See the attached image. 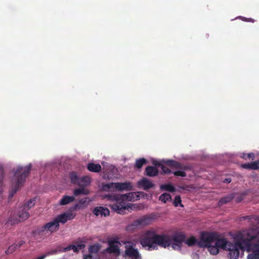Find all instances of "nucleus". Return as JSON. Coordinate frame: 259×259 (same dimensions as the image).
<instances>
[{
    "label": "nucleus",
    "mask_w": 259,
    "mask_h": 259,
    "mask_svg": "<svg viewBox=\"0 0 259 259\" xmlns=\"http://www.w3.org/2000/svg\"><path fill=\"white\" fill-rule=\"evenodd\" d=\"M185 239L186 236L182 232L172 235L165 234L158 235L154 229H151L145 232L140 243L143 247H147L148 250L157 249L158 246L165 248L171 246L174 250H181L183 242L189 246L198 244V242L193 236L186 240Z\"/></svg>",
    "instance_id": "nucleus-1"
},
{
    "label": "nucleus",
    "mask_w": 259,
    "mask_h": 259,
    "mask_svg": "<svg viewBox=\"0 0 259 259\" xmlns=\"http://www.w3.org/2000/svg\"><path fill=\"white\" fill-rule=\"evenodd\" d=\"M256 238L253 230H246L236 236L235 242H229L224 238V239L219 242V244L221 248L229 251L228 256L230 259H237L239 256L240 250L242 251H250L251 249L249 242Z\"/></svg>",
    "instance_id": "nucleus-2"
},
{
    "label": "nucleus",
    "mask_w": 259,
    "mask_h": 259,
    "mask_svg": "<svg viewBox=\"0 0 259 259\" xmlns=\"http://www.w3.org/2000/svg\"><path fill=\"white\" fill-rule=\"evenodd\" d=\"M135 193L131 192L128 194L123 195H112L108 194L106 197L108 199L115 201L111 206L113 210H122V209H126L128 208H132V206L134 205L131 203H127V201H134Z\"/></svg>",
    "instance_id": "nucleus-3"
},
{
    "label": "nucleus",
    "mask_w": 259,
    "mask_h": 259,
    "mask_svg": "<svg viewBox=\"0 0 259 259\" xmlns=\"http://www.w3.org/2000/svg\"><path fill=\"white\" fill-rule=\"evenodd\" d=\"M32 165L31 164L25 167H18L15 172L14 177L12 180V189L10 193L9 197L12 198L19 189L22 187L25 179L30 173Z\"/></svg>",
    "instance_id": "nucleus-4"
},
{
    "label": "nucleus",
    "mask_w": 259,
    "mask_h": 259,
    "mask_svg": "<svg viewBox=\"0 0 259 259\" xmlns=\"http://www.w3.org/2000/svg\"><path fill=\"white\" fill-rule=\"evenodd\" d=\"M60 225L55 221L54 219L42 226L38 227L33 231V234L35 237H38L40 239H45L53 233L57 231Z\"/></svg>",
    "instance_id": "nucleus-5"
},
{
    "label": "nucleus",
    "mask_w": 259,
    "mask_h": 259,
    "mask_svg": "<svg viewBox=\"0 0 259 259\" xmlns=\"http://www.w3.org/2000/svg\"><path fill=\"white\" fill-rule=\"evenodd\" d=\"M224 239V237H220L215 233L202 232L201 234L200 240L198 242L200 247H207L210 245H218L220 246L219 242Z\"/></svg>",
    "instance_id": "nucleus-6"
},
{
    "label": "nucleus",
    "mask_w": 259,
    "mask_h": 259,
    "mask_svg": "<svg viewBox=\"0 0 259 259\" xmlns=\"http://www.w3.org/2000/svg\"><path fill=\"white\" fill-rule=\"evenodd\" d=\"M125 256L131 259H141V256L138 250L134 247V244L131 242L125 243Z\"/></svg>",
    "instance_id": "nucleus-7"
},
{
    "label": "nucleus",
    "mask_w": 259,
    "mask_h": 259,
    "mask_svg": "<svg viewBox=\"0 0 259 259\" xmlns=\"http://www.w3.org/2000/svg\"><path fill=\"white\" fill-rule=\"evenodd\" d=\"M256 236L255 239L249 242L250 251L252 252L247 255V259H259V238L256 235Z\"/></svg>",
    "instance_id": "nucleus-8"
},
{
    "label": "nucleus",
    "mask_w": 259,
    "mask_h": 259,
    "mask_svg": "<svg viewBox=\"0 0 259 259\" xmlns=\"http://www.w3.org/2000/svg\"><path fill=\"white\" fill-rule=\"evenodd\" d=\"M29 216L28 211H14V213L8 220V222L11 224L18 223L27 219Z\"/></svg>",
    "instance_id": "nucleus-9"
},
{
    "label": "nucleus",
    "mask_w": 259,
    "mask_h": 259,
    "mask_svg": "<svg viewBox=\"0 0 259 259\" xmlns=\"http://www.w3.org/2000/svg\"><path fill=\"white\" fill-rule=\"evenodd\" d=\"M76 216L74 211H65V212L57 215L54 220L60 225V223L65 224L68 221L73 219Z\"/></svg>",
    "instance_id": "nucleus-10"
},
{
    "label": "nucleus",
    "mask_w": 259,
    "mask_h": 259,
    "mask_svg": "<svg viewBox=\"0 0 259 259\" xmlns=\"http://www.w3.org/2000/svg\"><path fill=\"white\" fill-rule=\"evenodd\" d=\"M155 219L154 215H145L135 221L132 226L138 227H142L150 224L153 220Z\"/></svg>",
    "instance_id": "nucleus-11"
},
{
    "label": "nucleus",
    "mask_w": 259,
    "mask_h": 259,
    "mask_svg": "<svg viewBox=\"0 0 259 259\" xmlns=\"http://www.w3.org/2000/svg\"><path fill=\"white\" fill-rule=\"evenodd\" d=\"M106 251L109 253H114L119 254L120 253L118 242L110 241H109V247L106 249Z\"/></svg>",
    "instance_id": "nucleus-12"
},
{
    "label": "nucleus",
    "mask_w": 259,
    "mask_h": 259,
    "mask_svg": "<svg viewBox=\"0 0 259 259\" xmlns=\"http://www.w3.org/2000/svg\"><path fill=\"white\" fill-rule=\"evenodd\" d=\"M167 165L174 167L176 169H180L184 170L189 169L187 166H183L180 162L174 160H168L165 162Z\"/></svg>",
    "instance_id": "nucleus-13"
},
{
    "label": "nucleus",
    "mask_w": 259,
    "mask_h": 259,
    "mask_svg": "<svg viewBox=\"0 0 259 259\" xmlns=\"http://www.w3.org/2000/svg\"><path fill=\"white\" fill-rule=\"evenodd\" d=\"M132 188L133 186L130 182L116 183V190L119 191H131Z\"/></svg>",
    "instance_id": "nucleus-14"
},
{
    "label": "nucleus",
    "mask_w": 259,
    "mask_h": 259,
    "mask_svg": "<svg viewBox=\"0 0 259 259\" xmlns=\"http://www.w3.org/2000/svg\"><path fill=\"white\" fill-rule=\"evenodd\" d=\"M138 185L141 186L145 190L154 187V185L147 179L144 178L138 182Z\"/></svg>",
    "instance_id": "nucleus-15"
},
{
    "label": "nucleus",
    "mask_w": 259,
    "mask_h": 259,
    "mask_svg": "<svg viewBox=\"0 0 259 259\" xmlns=\"http://www.w3.org/2000/svg\"><path fill=\"white\" fill-rule=\"evenodd\" d=\"M101 246L99 244H95L91 245L89 248L90 254L85 255L83 259H92L93 256L91 253H97L100 249Z\"/></svg>",
    "instance_id": "nucleus-16"
},
{
    "label": "nucleus",
    "mask_w": 259,
    "mask_h": 259,
    "mask_svg": "<svg viewBox=\"0 0 259 259\" xmlns=\"http://www.w3.org/2000/svg\"><path fill=\"white\" fill-rule=\"evenodd\" d=\"M241 167L247 169L257 170L259 169V160L251 163L242 164Z\"/></svg>",
    "instance_id": "nucleus-17"
},
{
    "label": "nucleus",
    "mask_w": 259,
    "mask_h": 259,
    "mask_svg": "<svg viewBox=\"0 0 259 259\" xmlns=\"http://www.w3.org/2000/svg\"><path fill=\"white\" fill-rule=\"evenodd\" d=\"M102 189L106 192L114 191L116 190V183H103Z\"/></svg>",
    "instance_id": "nucleus-18"
},
{
    "label": "nucleus",
    "mask_w": 259,
    "mask_h": 259,
    "mask_svg": "<svg viewBox=\"0 0 259 259\" xmlns=\"http://www.w3.org/2000/svg\"><path fill=\"white\" fill-rule=\"evenodd\" d=\"M37 199V197L30 199L27 202H25L22 206V210H28L31 208L35 204L36 201Z\"/></svg>",
    "instance_id": "nucleus-19"
},
{
    "label": "nucleus",
    "mask_w": 259,
    "mask_h": 259,
    "mask_svg": "<svg viewBox=\"0 0 259 259\" xmlns=\"http://www.w3.org/2000/svg\"><path fill=\"white\" fill-rule=\"evenodd\" d=\"M146 174L149 177H154L156 176L158 171L156 167L153 166H148L145 169Z\"/></svg>",
    "instance_id": "nucleus-20"
},
{
    "label": "nucleus",
    "mask_w": 259,
    "mask_h": 259,
    "mask_svg": "<svg viewBox=\"0 0 259 259\" xmlns=\"http://www.w3.org/2000/svg\"><path fill=\"white\" fill-rule=\"evenodd\" d=\"M87 168L89 171L94 172H99L102 169L101 166L99 164H95L93 162L89 163Z\"/></svg>",
    "instance_id": "nucleus-21"
},
{
    "label": "nucleus",
    "mask_w": 259,
    "mask_h": 259,
    "mask_svg": "<svg viewBox=\"0 0 259 259\" xmlns=\"http://www.w3.org/2000/svg\"><path fill=\"white\" fill-rule=\"evenodd\" d=\"M235 197L234 194H229L223 198H222L218 202L219 206H222L223 205L226 204L230 202Z\"/></svg>",
    "instance_id": "nucleus-22"
},
{
    "label": "nucleus",
    "mask_w": 259,
    "mask_h": 259,
    "mask_svg": "<svg viewBox=\"0 0 259 259\" xmlns=\"http://www.w3.org/2000/svg\"><path fill=\"white\" fill-rule=\"evenodd\" d=\"M91 183V179L88 176H84L79 180L78 185L80 187H85Z\"/></svg>",
    "instance_id": "nucleus-23"
},
{
    "label": "nucleus",
    "mask_w": 259,
    "mask_h": 259,
    "mask_svg": "<svg viewBox=\"0 0 259 259\" xmlns=\"http://www.w3.org/2000/svg\"><path fill=\"white\" fill-rule=\"evenodd\" d=\"M75 199L74 196H64L59 201V204L61 205H65L70 202H73Z\"/></svg>",
    "instance_id": "nucleus-24"
},
{
    "label": "nucleus",
    "mask_w": 259,
    "mask_h": 259,
    "mask_svg": "<svg viewBox=\"0 0 259 259\" xmlns=\"http://www.w3.org/2000/svg\"><path fill=\"white\" fill-rule=\"evenodd\" d=\"M89 194V191L85 187H80V188L76 189L73 191V194L75 196L81 195H88Z\"/></svg>",
    "instance_id": "nucleus-25"
},
{
    "label": "nucleus",
    "mask_w": 259,
    "mask_h": 259,
    "mask_svg": "<svg viewBox=\"0 0 259 259\" xmlns=\"http://www.w3.org/2000/svg\"><path fill=\"white\" fill-rule=\"evenodd\" d=\"M208 248V250L210 252V254L212 255H216L219 253V248H220V246H219L218 245H210L207 247Z\"/></svg>",
    "instance_id": "nucleus-26"
},
{
    "label": "nucleus",
    "mask_w": 259,
    "mask_h": 259,
    "mask_svg": "<svg viewBox=\"0 0 259 259\" xmlns=\"http://www.w3.org/2000/svg\"><path fill=\"white\" fill-rule=\"evenodd\" d=\"M148 163L147 160L144 158H141L136 159L135 162V167L138 168H141L143 165L146 164Z\"/></svg>",
    "instance_id": "nucleus-27"
},
{
    "label": "nucleus",
    "mask_w": 259,
    "mask_h": 259,
    "mask_svg": "<svg viewBox=\"0 0 259 259\" xmlns=\"http://www.w3.org/2000/svg\"><path fill=\"white\" fill-rule=\"evenodd\" d=\"M160 189L162 190L167 191H169V192H174L176 190V189L174 187V186H172L170 184H164V185H161L160 186Z\"/></svg>",
    "instance_id": "nucleus-28"
},
{
    "label": "nucleus",
    "mask_w": 259,
    "mask_h": 259,
    "mask_svg": "<svg viewBox=\"0 0 259 259\" xmlns=\"http://www.w3.org/2000/svg\"><path fill=\"white\" fill-rule=\"evenodd\" d=\"M72 250L74 252H77V247H76V245H71L68 247H65L63 248L62 250H57L58 252H66L69 250Z\"/></svg>",
    "instance_id": "nucleus-29"
},
{
    "label": "nucleus",
    "mask_w": 259,
    "mask_h": 259,
    "mask_svg": "<svg viewBox=\"0 0 259 259\" xmlns=\"http://www.w3.org/2000/svg\"><path fill=\"white\" fill-rule=\"evenodd\" d=\"M69 178L71 182L74 184H77L79 180L75 172H71L69 175Z\"/></svg>",
    "instance_id": "nucleus-30"
},
{
    "label": "nucleus",
    "mask_w": 259,
    "mask_h": 259,
    "mask_svg": "<svg viewBox=\"0 0 259 259\" xmlns=\"http://www.w3.org/2000/svg\"><path fill=\"white\" fill-rule=\"evenodd\" d=\"M171 197L169 194L167 193H164L161 194L159 197V200L162 202L165 203L167 201L171 200Z\"/></svg>",
    "instance_id": "nucleus-31"
},
{
    "label": "nucleus",
    "mask_w": 259,
    "mask_h": 259,
    "mask_svg": "<svg viewBox=\"0 0 259 259\" xmlns=\"http://www.w3.org/2000/svg\"><path fill=\"white\" fill-rule=\"evenodd\" d=\"M155 164L156 165L161 166V168L163 174H169L172 172L171 170L168 167H167L166 166H165V165L161 164L159 163H155Z\"/></svg>",
    "instance_id": "nucleus-32"
},
{
    "label": "nucleus",
    "mask_w": 259,
    "mask_h": 259,
    "mask_svg": "<svg viewBox=\"0 0 259 259\" xmlns=\"http://www.w3.org/2000/svg\"><path fill=\"white\" fill-rule=\"evenodd\" d=\"M185 170H186L181 169V170H177L174 171L173 174L176 177H185L186 176Z\"/></svg>",
    "instance_id": "nucleus-33"
},
{
    "label": "nucleus",
    "mask_w": 259,
    "mask_h": 259,
    "mask_svg": "<svg viewBox=\"0 0 259 259\" xmlns=\"http://www.w3.org/2000/svg\"><path fill=\"white\" fill-rule=\"evenodd\" d=\"M17 249V245L13 244L10 245L8 248L6 250V253L7 254L12 253L15 250Z\"/></svg>",
    "instance_id": "nucleus-34"
},
{
    "label": "nucleus",
    "mask_w": 259,
    "mask_h": 259,
    "mask_svg": "<svg viewBox=\"0 0 259 259\" xmlns=\"http://www.w3.org/2000/svg\"><path fill=\"white\" fill-rule=\"evenodd\" d=\"M58 252V251L57 250H54L51 252H47L44 254H42L37 257H36L35 259H45L48 255L50 254H56Z\"/></svg>",
    "instance_id": "nucleus-35"
},
{
    "label": "nucleus",
    "mask_w": 259,
    "mask_h": 259,
    "mask_svg": "<svg viewBox=\"0 0 259 259\" xmlns=\"http://www.w3.org/2000/svg\"><path fill=\"white\" fill-rule=\"evenodd\" d=\"M173 204L175 206H178L179 205L183 206L182 204H181V198L180 196L177 195L175 197Z\"/></svg>",
    "instance_id": "nucleus-36"
},
{
    "label": "nucleus",
    "mask_w": 259,
    "mask_h": 259,
    "mask_svg": "<svg viewBox=\"0 0 259 259\" xmlns=\"http://www.w3.org/2000/svg\"><path fill=\"white\" fill-rule=\"evenodd\" d=\"M96 216L101 215L105 217L108 216L110 214V211H93Z\"/></svg>",
    "instance_id": "nucleus-37"
},
{
    "label": "nucleus",
    "mask_w": 259,
    "mask_h": 259,
    "mask_svg": "<svg viewBox=\"0 0 259 259\" xmlns=\"http://www.w3.org/2000/svg\"><path fill=\"white\" fill-rule=\"evenodd\" d=\"M240 19H241V20H242L244 21L250 22L252 23L254 22V20L252 18H246L243 17H240Z\"/></svg>",
    "instance_id": "nucleus-38"
},
{
    "label": "nucleus",
    "mask_w": 259,
    "mask_h": 259,
    "mask_svg": "<svg viewBox=\"0 0 259 259\" xmlns=\"http://www.w3.org/2000/svg\"><path fill=\"white\" fill-rule=\"evenodd\" d=\"M25 243V241L23 240H20L17 243H14L17 245V249L19 248L22 245Z\"/></svg>",
    "instance_id": "nucleus-39"
},
{
    "label": "nucleus",
    "mask_w": 259,
    "mask_h": 259,
    "mask_svg": "<svg viewBox=\"0 0 259 259\" xmlns=\"http://www.w3.org/2000/svg\"><path fill=\"white\" fill-rule=\"evenodd\" d=\"M93 210H109V209L107 208H104L103 207H100L99 208L96 207Z\"/></svg>",
    "instance_id": "nucleus-40"
},
{
    "label": "nucleus",
    "mask_w": 259,
    "mask_h": 259,
    "mask_svg": "<svg viewBox=\"0 0 259 259\" xmlns=\"http://www.w3.org/2000/svg\"><path fill=\"white\" fill-rule=\"evenodd\" d=\"M246 156L248 159L251 158L252 160L254 159V154L253 153H248V154H247Z\"/></svg>",
    "instance_id": "nucleus-41"
},
{
    "label": "nucleus",
    "mask_w": 259,
    "mask_h": 259,
    "mask_svg": "<svg viewBox=\"0 0 259 259\" xmlns=\"http://www.w3.org/2000/svg\"><path fill=\"white\" fill-rule=\"evenodd\" d=\"M85 245L84 244H78L76 247H77V251L79 249H81L84 247Z\"/></svg>",
    "instance_id": "nucleus-42"
},
{
    "label": "nucleus",
    "mask_w": 259,
    "mask_h": 259,
    "mask_svg": "<svg viewBox=\"0 0 259 259\" xmlns=\"http://www.w3.org/2000/svg\"><path fill=\"white\" fill-rule=\"evenodd\" d=\"M243 199V196L240 195V196H239L238 197H237L236 199V201L237 202H241Z\"/></svg>",
    "instance_id": "nucleus-43"
},
{
    "label": "nucleus",
    "mask_w": 259,
    "mask_h": 259,
    "mask_svg": "<svg viewBox=\"0 0 259 259\" xmlns=\"http://www.w3.org/2000/svg\"><path fill=\"white\" fill-rule=\"evenodd\" d=\"M87 202V199H82L79 201V204L83 205Z\"/></svg>",
    "instance_id": "nucleus-44"
},
{
    "label": "nucleus",
    "mask_w": 259,
    "mask_h": 259,
    "mask_svg": "<svg viewBox=\"0 0 259 259\" xmlns=\"http://www.w3.org/2000/svg\"><path fill=\"white\" fill-rule=\"evenodd\" d=\"M231 182L230 178H227L224 180V182L226 183H230Z\"/></svg>",
    "instance_id": "nucleus-45"
},
{
    "label": "nucleus",
    "mask_w": 259,
    "mask_h": 259,
    "mask_svg": "<svg viewBox=\"0 0 259 259\" xmlns=\"http://www.w3.org/2000/svg\"><path fill=\"white\" fill-rule=\"evenodd\" d=\"M4 171H2V177L0 178V183H2L3 180Z\"/></svg>",
    "instance_id": "nucleus-46"
},
{
    "label": "nucleus",
    "mask_w": 259,
    "mask_h": 259,
    "mask_svg": "<svg viewBox=\"0 0 259 259\" xmlns=\"http://www.w3.org/2000/svg\"><path fill=\"white\" fill-rule=\"evenodd\" d=\"M118 213L119 214H124L125 213V211H117Z\"/></svg>",
    "instance_id": "nucleus-47"
},
{
    "label": "nucleus",
    "mask_w": 259,
    "mask_h": 259,
    "mask_svg": "<svg viewBox=\"0 0 259 259\" xmlns=\"http://www.w3.org/2000/svg\"><path fill=\"white\" fill-rule=\"evenodd\" d=\"M243 154V156H242V157L243 158H244V159H246V157H245V154Z\"/></svg>",
    "instance_id": "nucleus-48"
}]
</instances>
